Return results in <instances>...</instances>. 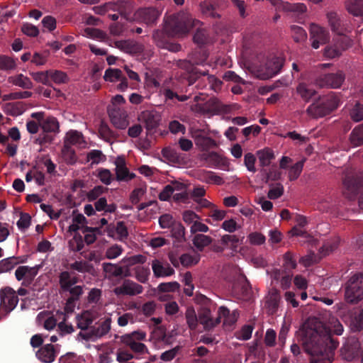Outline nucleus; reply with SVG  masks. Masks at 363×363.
Wrapping results in <instances>:
<instances>
[{
  "mask_svg": "<svg viewBox=\"0 0 363 363\" xmlns=\"http://www.w3.org/2000/svg\"><path fill=\"white\" fill-rule=\"evenodd\" d=\"M299 332L304 350L311 356L310 363H332L338 342L323 322L309 317Z\"/></svg>",
  "mask_w": 363,
  "mask_h": 363,
  "instance_id": "f257e3e1",
  "label": "nucleus"
},
{
  "mask_svg": "<svg viewBox=\"0 0 363 363\" xmlns=\"http://www.w3.org/2000/svg\"><path fill=\"white\" fill-rule=\"evenodd\" d=\"M194 20L186 13H177L166 17L164 29L169 36L184 37L194 26Z\"/></svg>",
  "mask_w": 363,
  "mask_h": 363,
  "instance_id": "f03ea898",
  "label": "nucleus"
},
{
  "mask_svg": "<svg viewBox=\"0 0 363 363\" xmlns=\"http://www.w3.org/2000/svg\"><path fill=\"white\" fill-rule=\"evenodd\" d=\"M342 181L344 196L349 200H353L363 189V170L347 168L342 173Z\"/></svg>",
  "mask_w": 363,
  "mask_h": 363,
  "instance_id": "7ed1b4c3",
  "label": "nucleus"
},
{
  "mask_svg": "<svg viewBox=\"0 0 363 363\" xmlns=\"http://www.w3.org/2000/svg\"><path fill=\"white\" fill-rule=\"evenodd\" d=\"M339 99L333 93L320 96L306 110L307 114L313 118L324 117L337 108Z\"/></svg>",
  "mask_w": 363,
  "mask_h": 363,
  "instance_id": "20e7f679",
  "label": "nucleus"
},
{
  "mask_svg": "<svg viewBox=\"0 0 363 363\" xmlns=\"http://www.w3.org/2000/svg\"><path fill=\"white\" fill-rule=\"evenodd\" d=\"M345 298L347 303H357L363 298V273L353 275L346 283Z\"/></svg>",
  "mask_w": 363,
  "mask_h": 363,
  "instance_id": "39448f33",
  "label": "nucleus"
},
{
  "mask_svg": "<svg viewBox=\"0 0 363 363\" xmlns=\"http://www.w3.org/2000/svg\"><path fill=\"white\" fill-rule=\"evenodd\" d=\"M229 315V310L225 306L218 308V315L216 319L212 318L211 311L208 308H201L198 312L199 322L203 326L205 330H211L220 323L221 317Z\"/></svg>",
  "mask_w": 363,
  "mask_h": 363,
  "instance_id": "423d86ee",
  "label": "nucleus"
},
{
  "mask_svg": "<svg viewBox=\"0 0 363 363\" xmlns=\"http://www.w3.org/2000/svg\"><path fill=\"white\" fill-rule=\"evenodd\" d=\"M121 16H123L127 21H140L147 26H153L156 23L159 16L160 12L157 9L149 7L140 9L136 11L132 17H130L125 13L121 12Z\"/></svg>",
  "mask_w": 363,
  "mask_h": 363,
  "instance_id": "0eeeda50",
  "label": "nucleus"
},
{
  "mask_svg": "<svg viewBox=\"0 0 363 363\" xmlns=\"http://www.w3.org/2000/svg\"><path fill=\"white\" fill-rule=\"evenodd\" d=\"M16 291L10 286H6L0 290V306L6 313L12 311L18 303Z\"/></svg>",
  "mask_w": 363,
  "mask_h": 363,
  "instance_id": "6e6552de",
  "label": "nucleus"
},
{
  "mask_svg": "<svg viewBox=\"0 0 363 363\" xmlns=\"http://www.w3.org/2000/svg\"><path fill=\"white\" fill-rule=\"evenodd\" d=\"M345 75L342 71L336 73H329L318 77L315 84L320 88H339L345 81Z\"/></svg>",
  "mask_w": 363,
  "mask_h": 363,
  "instance_id": "1a4fd4ad",
  "label": "nucleus"
},
{
  "mask_svg": "<svg viewBox=\"0 0 363 363\" xmlns=\"http://www.w3.org/2000/svg\"><path fill=\"white\" fill-rule=\"evenodd\" d=\"M111 318H107L99 326H93L88 332H79L78 339L89 341L94 338H99L106 335L111 330Z\"/></svg>",
  "mask_w": 363,
  "mask_h": 363,
  "instance_id": "9d476101",
  "label": "nucleus"
},
{
  "mask_svg": "<svg viewBox=\"0 0 363 363\" xmlns=\"http://www.w3.org/2000/svg\"><path fill=\"white\" fill-rule=\"evenodd\" d=\"M361 348L359 340L355 337L347 338L340 349V356L347 362H351L358 357Z\"/></svg>",
  "mask_w": 363,
  "mask_h": 363,
  "instance_id": "9b49d317",
  "label": "nucleus"
},
{
  "mask_svg": "<svg viewBox=\"0 0 363 363\" xmlns=\"http://www.w3.org/2000/svg\"><path fill=\"white\" fill-rule=\"evenodd\" d=\"M311 46L318 49L320 45L326 44L330 40L328 32L317 24L311 23L310 26Z\"/></svg>",
  "mask_w": 363,
  "mask_h": 363,
  "instance_id": "f8f14e48",
  "label": "nucleus"
},
{
  "mask_svg": "<svg viewBox=\"0 0 363 363\" xmlns=\"http://www.w3.org/2000/svg\"><path fill=\"white\" fill-rule=\"evenodd\" d=\"M284 62V60L281 57H269L264 65V71L261 74V79H267L278 74L281 71Z\"/></svg>",
  "mask_w": 363,
  "mask_h": 363,
  "instance_id": "ddd939ff",
  "label": "nucleus"
},
{
  "mask_svg": "<svg viewBox=\"0 0 363 363\" xmlns=\"http://www.w3.org/2000/svg\"><path fill=\"white\" fill-rule=\"evenodd\" d=\"M143 287L130 279H125L123 284L113 289V293L116 296H135L143 292Z\"/></svg>",
  "mask_w": 363,
  "mask_h": 363,
  "instance_id": "4468645a",
  "label": "nucleus"
},
{
  "mask_svg": "<svg viewBox=\"0 0 363 363\" xmlns=\"http://www.w3.org/2000/svg\"><path fill=\"white\" fill-rule=\"evenodd\" d=\"M160 119V114L153 111H144L138 116L139 121L145 125L149 132L155 130L159 126Z\"/></svg>",
  "mask_w": 363,
  "mask_h": 363,
  "instance_id": "2eb2a0df",
  "label": "nucleus"
},
{
  "mask_svg": "<svg viewBox=\"0 0 363 363\" xmlns=\"http://www.w3.org/2000/svg\"><path fill=\"white\" fill-rule=\"evenodd\" d=\"M108 116L112 123L119 129H125L128 125L126 112L119 107H108Z\"/></svg>",
  "mask_w": 363,
  "mask_h": 363,
  "instance_id": "dca6fc26",
  "label": "nucleus"
},
{
  "mask_svg": "<svg viewBox=\"0 0 363 363\" xmlns=\"http://www.w3.org/2000/svg\"><path fill=\"white\" fill-rule=\"evenodd\" d=\"M38 267L20 266L16 270V278L18 281L23 280L22 285L28 286L34 280L38 274Z\"/></svg>",
  "mask_w": 363,
  "mask_h": 363,
  "instance_id": "f3484780",
  "label": "nucleus"
},
{
  "mask_svg": "<svg viewBox=\"0 0 363 363\" xmlns=\"http://www.w3.org/2000/svg\"><path fill=\"white\" fill-rule=\"evenodd\" d=\"M281 296L277 289H272L265 298V308L269 315L275 314L279 308Z\"/></svg>",
  "mask_w": 363,
  "mask_h": 363,
  "instance_id": "a211bd4d",
  "label": "nucleus"
},
{
  "mask_svg": "<svg viewBox=\"0 0 363 363\" xmlns=\"http://www.w3.org/2000/svg\"><path fill=\"white\" fill-rule=\"evenodd\" d=\"M114 45L117 48L129 54H140L145 50L143 44L130 40H117Z\"/></svg>",
  "mask_w": 363,
  "mask_h": 363,
  "instance_id": "6ab92c4d",
  "label": "nucleus"
},
{
  "mask_svg": "<svg viewBox=\"0 0 363 363\" xmlns=\"http://www.w3.org/2000/svg\"><path fill=\"white\" fill-rule=\"evenodd\" d=\"M96 319V315L91 311H84L77 315V327L81 330L80 332H88L91 328V324Z\"/></svg>",
  "mask_w": 363,
  "mask_h": 363,
  "instance_id": "aec40b11",
  "label": "nucleus"
},
{
  "mask_svg": "<svg viewBox=\"0 0 363 363\" xmlns=\"http://www.w3.org/2000/svg\"><path fill=\"white\" fill-rule=\"evenodd\" d=\"M116 180L128 182L135 177L134 173H130L125 166V159L118 157L115 161Z\"/></svg>",
  "mask_w": 363,
  "mask_h": 363,
  "instance_id": "412c9836",
  "label": "nucleus"
},
{
  "mask_svg": "<svg viewBox=\"0 0 363 363\" xmlns=\"http://www.w3.org/2000/svg\"><path fill=\"white\" fill-rule=\"evenodd\" d=\"M36 357L43 362L51 363L56 357L55 346L52 344H47L41 347L36 352Z\"/></svg>",
  "mask_w": 363,
  "mask_h": 363,
  "instance_id": "4be33fe9",
  "label": "nucleus"
},
{
  "mask_svg": "<svg viewBox=\"0 0 363 363\" xmlns=\"http://www.w3.org/2000/svg\"><path fill=\"white\" fill-rule=\"evenodd\" d=\"M277 11L298 15L306 12L307 7L303 3L293 4L281 0Z\"/></svg>",
  "mask_w": 363,
  "mask_h": 363,
  "instance_id": "5701e85b",
  "label": "nucleus"
},
{
  "mask_svg": "<svg viewBox=\"0 0 363 363\" xmlns=\"http://www.w3.org/2000/svg\"><path fill=\"white\" fill-rule=\"evenodd\" d=\"M152 268L155 277H167L174 273V270L168 263H162L158 259H154L152 262Z\"/></svg>",
  "mask_w": 363,
  "mask_h": 363,
  "instance_id": "b1692460",
  "label": "nucleus"
},
{
  "mask_svg": "<svg viewBox=\"0 0 363 363\" xmlns=\"http://www.w3.org/2000/svg\"><path fill=\"white\" fill-rule=\"evenodd\" d=\"M256 155L262 168L270 166L272 161L275 158L274 151L269 147L257 151Z\"/></svg>",
  "mask_w": 363,
  "mask_h": 363,
  "instance_id": "393cba45",
  "label": "nucleus"
},
{
  "mask_svg": "<svg viewBox=\"0 0 363 363\" xmlns=\"http://www.w3.org/2000/svg\"><path fill=\"white\" fill-rule=\"evenodd\" d=\"M345 6L353 16H363V0H347L345 1Z\"/></svg>",
  "mask_w": 363,
  "mask_h": 363,
  "instance_id": "a878e982",
  "label": "nucleus"
},
{
  "mask_svg": "<svg viewBox=\"0 0 363 363\" xmlns=\"http://www.w3.org/2000/svg\"><path fill=\"white\" fill-rule=\"evenodd\" d=\"M65 286H60V292L65 293L69 292L70 296L68 298L72 301H77L80 299V297L84 294L83 286H69L67 284Z\"/></svg>",
  "mask_w": 363,
  "mask_h": 363,
  "instance_id": "bb28decb",
  "label": "nucleus"
},
{
  "mask_svg": "<svg viewBox=\"0 0 363 363\" xmlns=\"http://www.w3.org/2000/svg\"><path fill=\"white\" fill-rule=\"evenodd\" d=\"M9 82L13 85L20 86L23 89H31L33 87V83L30 79L23 76L22 74H17L9 77Z\"/></svg>",
  "mask_w": 363,
  "mask_h": 363,
  "instance_id": "cd10ccee",
  "label": "nucleus"
},
{
  "mask_svg": "<svg viewBox=\"0 0 363 363\" xmlns=\"http://www.w3.org/2000/svg\"><path fill=\"white\" fill-rule=\"evenodd\" d=\"M195 143L202 150H208L217 146L216 142L210 137L196 135Z\"/></svg>",
  "mask_w": 363,
  "mask_h": 363,
  "instance_id": "c85d7f7f",
  "label": "nucleus"
},
{
  "mask_svg": "<svg viewBox=\"0 0 363 363\" xmlns=\"http://www.w3.org/2000/svg\"><path fill=\"white\" fill-rule=\"evenodd\" d=\"M204 111L208 113H218L224 111L223 105L215 97L209 99L203 106Z\"/></svg>",
  "mask_w": 363,
  "mask_h": 363,
  "instance_id": "c756f323",
  "label": "nucleus"
},
{
  "mask_svg": "<svg viewBox=\"0 0 363 363\" xmlns=\"http://www.w3.org/2000/svg\"><path fill=\"white\" fill-rule=\"evenodd\" d=\"M121 342L125 346L129 347L135 353L144 354L147 352V347L145 344L133 341L128 337H126L125 340H121Z\"/></svg>",
  "mask_w": 363,
  "mask_h": 363,
  "instance_id": "7c9ffc66",
  "label": "nucleus"
},
{
  "mask_svg": "<svg viewBox=\"0 0 363 363\" xmlns=\"http://www.w3.org/2000/svg\"><path fill=\"white\" fill-rule=\"evenodd\" d=\"M193 41L198 46L201 47L209 43L211 40L205 28H197L193 36Z\"/></svg>",
  "mask_w": 363,
  "mask_h": 363,
  "instance_id": "2f4dec72",
  "label": "nucleus"
},
{
  "mask_svg": "<svg viewBox=\"0 0 363 363\" xmlns=\"http://www.w3.org/2000/svg\"><path fill=\"white\" fill-rule=\"evenodd\" d=\"M296 92L305 101H308L313 96L316 94V91L305 83H301L296 86Z\"/></svg>",
  "mask_w": 363,
  "mask_h": 363,
  "instance_id": "473e14b6",
  "label": "nucleus"
},
{
  "mask_svg": "<svg viewBox=\"0 0 363 363\" xmlns=\"http://www.w3.org/2000/svg\"><path fill=\"white\" fill-rule=\"evenodd\" d=\"M350 328L353 331H359L363 328V309H359L352 313Z\"/></svg>",
  "mask_w": 363,
  "mask_h": 363,
  "instance_id": "72a5a7b5",
  "label": "nucleus"
},
{
  "mask_svg": "<svg viewBox=\"0 0 363 363\" xmlns=\"http://www.w3.org/2000/svg\"><path fill=\"white\" fill-rule=\"evenodd\" d=\"M185 318L189 328L195 330L198 326L199 319L192 306L188 307L185 312Z\"/></svg>",
  "mask_w": 363,
  "mask_h": 363,
  "instance_id": "f704fd0d",
  "label": "nucleus"
},
{
  "mask_svg": "<svg viewBox=\"0 0 363 363\" xmlns=\"http://www.w3.org/2000/svg\"><path fill=\"white\" fill-rule=\"evenodd\" d=\"M168 33L163 28L162 30H155L152 33V39L155 45L160 48H164L166 43L168 41Z\"/></svg>",
  "mask_w": 363,
  "mask_h": 363,
  "instance_id": "c9c22d12",
  "label": "nucleus"
},
{
  "mask_svg": "<svg viewBox=\"0 0 363 363\" xmlns=\"http://www.w3.org/2000/svg\"><path fill=\"white\" fill-rule=\"evenodd\" d=\"M350 140L354 146L363 145V123L353 129L350 136Z\"/></svg>",
  "mask_w": 363,
  "mask_h": 363,
  "instance_id": "e433bc0d",
  "label": "nucleus"
},
{
  "mask_svg": "<svg viewBox=\"0 0 363 363\" xmlns=\"http://www.w3.org/2000/svg\"><path fill=\"white\" fill-rule=\"evenodd\" d=\"M200 260V255L195 254L191 255L189 253H184L179 257V262L184 267H190L196 264Z\"/></svg>",
  "mask_w": 363,
  "mask_h": 363,
  "instance_id": "4c0bfd02",
  "label": "nucleus"
},
{
  "mask_svg": "<svg viewBox=\"0 0 363 363\" xmlns=\"http://www.w3.org/2000/svg\"><path fill=\"white\" fill-rule=\"evenodd\" d=\"M67 142H64V145L62 149V155L65 161L69 164H73L77 161V156L74 150L71 146L67 145Z\"/></svg>",
  "mask_w": 363,
  "mask_h": 363,
  "instance_id": "58836bf2",
  "label": "nucleus"
},
{
  "mask_svg": "<svg viewBox=\"0 0 363 363\" xmlns=\"http://www.w3.org/2000/svg\"><path fill=\"white\" fill-rule=\"evenodd\" d=\"M79 279L77 277H72L71 274L67 271L62 272L59 275V284L60 286H65L67 284L69 286H74V285L78 283Z\"/></svg>",
  "mask_w": 363,
  "mask_h": 363,
  "instance_id": "ea45409f",
  "label": "nucleus"
},
{
  "mask_svg": "<svg viewBox=\"0 0 363 363\" xmlns=\"http://www.w3.org/2000/svg\"><path fill=\"white\" fill-rule=\"evenodd\" d=\"M103 270L108 274V277H118L122 276V267L112 263H104Z\"/></svg>",
  "mask_w": 363,
  "mask_h": 363,
  "instance_id": "a19ab883",
  "label": "nucleus"
},
{
  "mask_svg": "<svg viewBox=\"0 0 363 363\" xmlns=\"http://www.w3.org/2000/svg\"><path fill=\"white\" fill-rule=\"evenodd\" d=\"M41 127L45 133H55L59 130V123L54 117H48L41 124Z\"/></svg>",
  "mask_w": 363,
  "mask_h": 363,
  "instance_id": "79ce46f5",
  "label": "nucleus"
},
{
  "mask_svg": "<svg viewBox=\"0 0 363 363\" xmlns=\"http://www.w3.org/2000/svg\"><path fill=\"white\" fill-rule=\"evenodd\" d=\"M211 238L203 234H197L193 239V244L200 251H202L203 249L211 244Z\"/></svg>",
  "mask_w": 363,
  "mask_h": 363,
  "instance_id": "37998d69",
  "label": "nucleus"
},
{
  "mask_svg": "<svg viewBox=\"0 0 363 363\" xmlns=\"http://www.w3.org/2000/svg\"><path fill=\"white\" fill-rule=\"evenodd\" d=\"M337 34L338 36L337 38H335V43L342 52L343 51H345L348 48H351L353 43L352 39L345 35H342L341 32L340 33Z\"/></svg>",
  "mask_w": 363,
  "mask_h": 363,
  "instance_id": "c03bdc74",
  "label": "nucleus"
},
{
  "mask_svg": "<svg viewBox=\"0 0 363 363\" xmlns=\"http://www.w3.org/2000/svg\"><path fill=\"white\" fill-rule=\"evenodd\" d=\"M235 289H240L241 294L247 296L250 291V283L244 274H240L238 279V281L234 284Z\"/></svg>",
  "mask_w": 363,
  "mask_h": 363,
  "instance_id": "a18cd8bd",
  "label": "nucleus"
},
{
  "mask_svg": "<svg viewBox=\"0 0 363 363\" xmlns=\"http://www.w3.org/2000/svg\"><path fill=\"white\" fill-rule=\"evenodd\" d=\"M172 235L179 242H185V228L181 223H174L172 227Z\"/></svg>",
  "mask_w": 363,
  "mask_h": 363,
  "instance_id": "49530a36",
  "label": "nucleus"
},
{
  "mask_svg": "<svg viewBox=\"0 0 363 363\" xmlns=\"http://www.w3.org/2000/svg\"><path fill=\"white\" fill-rule=\"evenodd\" d=\"M329 25L331 29L337 33L342 32L341 21L337 14L335 12H330L327 14Z\"/></svg>",
  "mask_w": 363,
  "mask_h": 363,
  "instance_id": "de8ad7c7",
  "label": "nucleus"
},
{
  "mask_svg": "<svg viewBox=\"0 0 363 363\" xmlns=\"http://www.w3.org/2000/svg\"><path fill=\"white\" fill-rule=\"evenodd\" d=\"M69 268L82 273H90L94 269L93 265L85 261H76L69 265Z\"/></svg>",
  "mask_w": 363,
  "mask_h": 363,
  "instance_id": "09e8293b",
  "label": "nucleus"
},
{
  "mask_svg": "<svg viewBox=\"0 0 363 363\" xmlns=\"http://www.w3.org/2000/svg\"><path fill=\"white\" fill-rule=\"evenodd\" d=\"M271 189L268 191L267 196L269 199H277L281 197L284 194V186L280 183H277L276 185L272 184L269 185Z\"/></svg>",
  "mask_w": 363,
  "mask_h": 363,
  "instance_id": "8fccbe9b",
  "label": "nucleus"
},
{
  "mask_svg": "<svg viewBox=\"0 0 363 363\" xmlns=\"http://www.w3.org/2000/svg\"><path fill=\"white\" fill-rule=\"evenodd\" d=\"M122 72L119 69L108 68L106 70L104 79L106 81L113 82L121 79Z\"/></svg>",
  "mask_w": 363,
  "mask_h": 363,
  "instance_id": "3c124183",
  "label": "nucleus"
},
{
  "mask_svg": "<svg viewBox=\"0 0 363 363\" xmlns=\"http://www.w3.org/2000/svg\"><path fill=\"white\" fill-rule=\"evenodd\" d=\"M136 279L140 283H145L148 279L150 271L148 268L142 266H138L134 268Z\"/></svg>",
  "mask_w": 363,
  "mask_h": 363,
  "instance_id": "603ef678",
  "label": "nucleus"
},
{
  "mask_svg": "<svg viewBox=\"0 0 363 363\" xmlns=\"http://www.w3.org/2000/svg\"><path fill=\"white\" fill-rule=\"evenodd\" d=\"M18 263L17 257H11L0 262V272H6L13 268Z\"/></svg>",
  "mask_w": 363,
  "mask_h": 363,
  "instance_id": "864d4df0",
  "label": "nucleus"
},
{
  "mask_svg": "<svg viewBox=\"0 0 363 363\" xmlns=\"http://www.w3.org/2000/svg\"><path fill=\"white\" fill-rule=\"evenodd\" d=\"M244 238L245 237H242L241 239H239L235 235H224L220 239V242L224 245H228L229 243H230L232 248L235 249L237 247V244L239 242H242Z\"/></svg>",
  "mask_w": 363,
  "mask_h": 363,
  "instance_id": "5fc2aeb1",
  "label": "nucleus"
},
{
  "mask_svg": "<svg viewBox=\"0 0 363 363\" xmlns=\"http://www.w3.org/2000/svg\"><path fill=\"white\" fill-rule=\"evenodd\" d=\"M342 53L341 50H340L335 43L333 45H329L325 48L323 55L327 58L333 59L340 57Z\"/></svg>",
  "mask_w": 363,
  "mask_h": 363,
  "instance_id": "6e6d98bb",
  "label": "nucleus"
},
{
  "mask_svg": "<svg viewBox=\"0 0 363 363\" xmlns=\"http://www.w3.org/2000/svg\"><path fill=\"white\" fill-rule=\"evenodd\" d=\"M135 308L142 312L145 316H150L155 311L156 303L154 301H148L144 303L141 307L135 306Z\"/></svg>",
  "mask_w": 363,
  "mask_h": 363,
  "instance_id": "4d7b16f0",
  "label": "nucleus"
},
{
  "mask_svg": "<svg viewBox=\"0 0 363 363\" xmlns=\"http://www.w3.org/2000/svg\"><path fill=\"white\" fill-rule=\"evenodd\" d=\"M69 245L72 251H80L84 247V241L82 235L79 233L75 234L73 239L69 242Z\"/></svg>",
  "mask_w": 363,
  "mask_h": 363,
  "instance_id": "13d9d810",
  "label": "nucleus"
},
{
  "mask_svg": "<svg viewBox=\"0 0 363 363\" xmlns=\"http://www.w3.org/2000/svg\"><path fill=\"white\" fill-rule=\"evenodd\" d=\"M82 135L77 131H70L67 133L66 138L64 142H67V145L71 146L72 145H76L80 143Z\"/></svg>",
  "mask_w": 363,
  "mask_h": 363,
  "instance_id": "bf43d9fd",
  "label": "nucleus"
},
{
  "mask_svg": "<svg viewBox=\"0 0 363 363\" xmlns=\"http://www.w3.org/2000/svg\"><path fill=\"white\" fill-rule=\"evenodd\" d=\"M116 238L119 240H123L128 236L127 227L123 221H119L116 223Z\"/></svg>",
  "mask_w": 363,
  "mask_h": 363,
  "instance_id": "052dcab7",
  "label": "nucleus"
},
{
  "mask_svg": "<svg viewBox=\"0 0 363 363\" xmlns=\"http://www.w3.org/2000/svg\"><path fill=\"white\" fill-rule=\"evenodd\" d=\"M250 243L253 245H261L265 242V236L259 232H253L249 234Z\"/></svg>",
  "mask_w": 363,
  "mask_h": 363,
  "instance_id": "680f3d73",
  "label": "nucleus"
},
{
  "mask_svg": "<svg viewBox=\"0 0 363 363\" xmlns=\"http://www.w3.org/2000/svg\"><path fill=\"white\" fill-rule=\"evenodd\" d=\"M303 169L302 162H296L289 169V179L290 181H294L298 178Z\"/></svg>",
  "mask_w": 363,
  "mask_h": 363,
  "instance_id": "e2e57ef3",
  "label": "nucleus"
},
{
  "mask_svg": "<svg viewBox=\"0 0 363 363\" xmlns=\"http://www.w3.org/2000/svg\"><path fill=\"white\" fill-rule=\"evenodd\" d=\"M291 30L293 33V38L296 42L306 39V33L301 27L293 25L291 26Z\"/></svg>",
  "mask_w": 363,
  "mask_h": 363,
  "instance_id": "0e129e2a",
  "label": "nucleus"
},
{
  "mask_svg": "<svg viewBox=\"0 0 363 363\" xmlns=\"http://www.w3.org/2000/svg\"><path fill=\"white\" fill-rule=\"evenodd\" d=\"M350 117L355 122L363 120V104L357 103L350 111Z\"/></svg>",
  "mask_w": 363,
  "mask_h": 363,
  "instance_id": "69168bd1",
  "label": "nucleus"
},
{
  "mask_svg": "<svg viewBox=\"0 0 363 363\" xmlns=\"http://www.w3.org/2000/svg\"><path fill=\"white\" fill-rule=\"evenodd\" d=\"M180 285L177 281L162 283L158 286V290L161 292H174L179 289Z\"/></svg>",
  "mask_w": 363,
  "mask_h": 363,
  "instance_id": "338daca9",
  "label": "nucleus"
},
{
  "mask_svg": "<svg viewBox=\"0 0 363 363\" xmlns=\"http://www.w3.org/2000/svg\"><path fill=\"white\" fill-rule=\"evenodd\" d=\"M15 67L16 63L11 57L4 55L0 57V69H13Z\"/></svg>",
  "mask_w": 363,
  "mask_h": 363,
  "instance_id": "774afa93",
  "label": "nucleus"
}]
</instances>
